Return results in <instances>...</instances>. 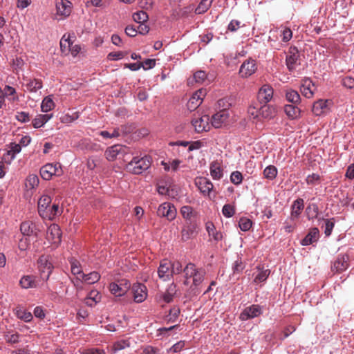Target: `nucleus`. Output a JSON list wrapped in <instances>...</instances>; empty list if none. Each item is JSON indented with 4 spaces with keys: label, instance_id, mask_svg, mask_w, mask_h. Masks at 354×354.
I'll list each match as a JSON object with an SVG mask.
<instances>
[{
    "label": "nucleus",
    "instance_id": "f257e3e1",
    "mask_svg": "<svg viewBox=\"0 0 354 354\" xmlns=\"http://www.w3.org/2000/svg\"><path fill=\"white\" fill-rule=\"evenodd\" d=\"M38 213L44 219L53 220L62 213V208L57 203L51 204V198L42 195L38 201Z\"/></svg>",
    "mask_w": 354,
    "mask_h": 354
},
{
    "label": "nucleus",
    "instance_id": "f03ea898",
    "mask_svg": "<svg viewBox=\"0 0 354 354\" xmlns=\"http://www.w3.org/2000/svg\"><path fill=\"white\" fill-rule=\"evenodd\" d=\"M182 265L179 261H168L164 260L160 262L158 268V277L163 281H168L174 274H178L182 272Z\"/></svg>",
    "mask_w": 354,
    "mask_h": 354
},
{
    "label": "nucleus",
    "instance_id": "7ed1b4c3",
    "mask_svg": "<svg viewBox=\"0 0 354 354\" xmlns=\"http://www.w3.org/2000/svg\"><path fill=\"white\" fill-rule=\"evenodd\" d=\"M151 166V158L149 156L133 157V159L127 165V169L129 171L134 174H140L147 170Z\"/></svg>",
    "mask_w": 354,
    "mask_h": 354
},
{
    "label": "nucleus",
    "instance_id": "20e7f679",
    "mask_svg": "<svg viewBox=\"0 0 354 354\" xmlns=\"http://www.w3.org/2000/svg\"><path fill=\"white\" fill-rule=\"evenodd\" d=\"M186 279L192 278L193 285L198 286L202 283L205 276V270L203 268H198L195 264L189 263L183 270Z\"/></svg>",
    "mask_w": 354,
    "mask_h": 354
},
{
    "label": "nucleus",
    "instance_id": "39448f33",
    "mask_svg": "<svg viewBox=\"0 0 354 354\" xmlns=\"http://www.w3.org/2000/svg\"><path fill=\"white\" fill-rule=\"evenodd\" d=\"M37 264L41 279L44 281H47L53 269L50 257L48 255H41L38 259Z\"/></svg>",
    "mask_w": 354,
    "mask_h": 354
},
{
    "label": "nucleus",
    "instance_id": "423d86ee",
    "mask_svg": "<svg viewBox=\"0 0 354 354\" xmlns=\"http://www.w3.org/2000/svg\"><path fill=\"white\" fill-rule=\"evenodd\" d=\"M20 232L24 236L30 237L33 236L38 239L41 228L38 222L35 220H27L23 221L20 225Z\"/></svg>",
    "mask_w": 354,
    "mask_h": 354
},
{
    "label": "nucleus",
    "instance_id": "0eeeda50",
    "mask_svg": "<svg viewBox=\"0 0 354 354\" xmlns=\"http://www.w3.org/2000/svg\"><path fill=\"white\" fill-rule=\"evenodd\" d=\"M62 174V169L59 163H48L40 169V175L45 180H49L53 176H59Z\"/></svg>",
    "mask_w": 354,
    "mask_h": 354
},
{
    "label": "nucleus",
    "instance_id": "6e6552de",
    "mask_svg": "<svg viewBox=\"0 0 354 354\" xmlns=\"http://www.w3.org/2000/svg\"><path fill=\"white\" fill-rule=\"evenodd\" d=\"M177 211L175 206L169 202L162 203L157 209V215L160 217L166 218L169 221L174 220Z\"/></svg>",
    "mask_w": 354,
    "mask_h": 354
},
{
    "label": "nucleus",
    "instance_id": "1a4fd4ad",
    "mask_svg": "<svg viewBox=\"0 0 354 354\" xmlns=\"http://www.w3.org/2000/svg\"><path fill=\"white\" fill-rule=\"evenodd\" d=\"M131 287V283L127 279H121L113 282L109 286V290L115 297H121L125 295Z\"/></svg>",
    "mask_w": 354,
    "mask_h": 354
},
{
    "label": "nucleus",
    "instance_id": "9d476101",
    "mask_svg": "<svg viewBox=\"0 0 354 354\" xmlns=\"http://www.w3.org/2000/svg\"><path fill=\"white\" fill-rule=\"evenodd\" d=\"M255 108L250 109V113L254 117H257L259 115H261L264 118H272L274 117L277 113V109L274 106L267 104H262L259 110L255 111Z\"/></svg>",
    "mask_w": 354,
    "mask_h": 354
},
{
    "label": "nucleus",
    "instance_id": "9b49d317",
    "mask_svg": "<svg viewBox=\"0 0 354 354\" xmlns=\"http://www.w3.org/2000/svg\"><path fill=\"white\" fill-rule=\"evenodd\" d=\"M206 95V91L201 88L194 92L187 102V109L192 111L196 109L203 102Z\"/></svg>",
    "mask_w": 354,
    "mask_h": 354
},
{
    "label": "nucleus",
    "instance_id": "f8f14e48",
    "mask_svg": "<svg viewBox=\"0 0 354 354\" xmlns=\"http://www.w3.org/2000/svg\"><path fill=\"white\" fill-rule=\"evenodd\" d=\"M62 232L57 224L50 225L46 232V239L49 243L57 245L61 242Z\"/></svg>",
    "mask_w": 354,
    "mask_h": 354
},
{
    "label": "nucleus",
    "instance_id": "ddd939ff",
    "mask_svg": "<svg viewBox=\"0 0 354 354\" xmlns=\"http://www.w3.org/2000/svg\"><path fill=\"white\" fill-rule=\"evenodd\" d=\"M195 185L204 196H209L214 188L212 183L205 177H197Z\"/></svg>",
    "mask_w": 354,
    "mask_h": 354
},
{
    "label": "nucleus",
    "instance_id": "4468645a",
    "mask_svg": "<svg viewBox=\"0 0 354 354\" xmlns=\"http://www.w3.org/2000/svg\"><path fill=\"white\" fill-rule=\"evenodd\" d=\"M299 53L296 47H290L286 56V62L289 71H294L299 63Z\"/></svg>",
    "mask_w": 354,
    "mask_h": 354
},
{
    "label": "nucleus",
    "instance_id": "2eb2a0df",
    "mask_svg": "<svg viewBox=\"0 0 354 354\" xmlns=\"http://www.w3.org/2000/svg\"><path fill=\"white\" fill-rule=\"evenodd\" d=\"M257 69L254 59H249L243 62L239 69V74L242 77L246 78L254 74Z\"/></svg>",
    "mask_w": 354,
    "mask_h": 354
},
{
    "label": "nucleus",
    "instance_id": "dca6fc26",
    "mask_svg": "<svg viewBox=\"0 0 354 354\" xmlns=\"http://www.w3.org/2000/svg\"><path fill=\"white\" fill-rule=\"evenodd\" d=\"M192 124L196 132L207 131L209 129V118L208 115L197 116L192 119Z\"/></svg>",
    "mask_w": 354,
    "mask_h": 354
},
{
    "label": "nucleus",
    "instance_id": "f3484780",
    "mask_svg": "<svg viewBox=\"0 0 354 354\" xmlns=\"http://www.w3.org/2000/svg\"><path fill=\"white\" fill-rule=\"evenodd\" d=\"M262 313L261 308L259 305H251L246 307L240 314V319L246 321L250 319L255 318Z\"/></svg>",
    "mask_w": 354,
    "mask_h": 354
},
{
    "label": "nucleus",
    "instance_id": "a211bd4d",
    "mask_svg": "<svg viewBox=\"0 0 354 354\" xmlns=\"http://www.w3.org/2000/svg\"><path fill=\"white\" fill-rule=\"evenodd\" d=\"M133 300L136 303L144 301L147 297V290L142 283H135L132 286Z\"/></svg>",
    "mask_w": 354,
    "mask_h": 354
},
{
    "label": "nucleus",
    "instance_id": "6ab92c4d",
    "mask_svg": "<svg viewBox=\"0 0 354 354\" xmlns=\"http://www.w3.org/2000/svg\"><path fill=\"white\" fill-rule=\"evenodd\" d=\"M57 15L60 16L62 19L70 15L72 10V3L68 0H57L56 1Z\"/></svg>",
    "mask_w": 354,
    "mask_h": 354
},
{
    "label": "nucleus",
    "instance_id": "aec40b11",
    "mask_svg": "<svg viewBox=\"0 0 354 354\" xmlns=\"http://www.w3.org/2000/svg\"><path fill=\"white\" fill-rule=\"evenodd\" d=\"M273 88L269 84L263 85L259 90L257 97L259 102L262 104L268 103L273 97Z\"/></svg>",
    "mask_w": 354,
    "mask_h": 354
},
{
    "label": "nucleus",
    "instance_id": "412c9836",
    "mask_svg": "<svg viewBox=\"0 0 354 354\" xmlns=\"http://www.w3.org/2000/svg\"><path fill=\"white\" fill-rule=\"evenodd\" d=\"M229 111L227 109H223L214 114L212 117V124L215 128H220L225 124L229 118Z\"/></svg>",
    "mask_w": 354,
    "mask_h": 354
},
{
    "label": "nucleus",
    "instance_id": "4be33fe9",
    "mask_svg": "<svg viewBox=\"0 0 354 354\" xmlns=\"http://www.w3.org/2000/svg\"><path fill=\"white\" fill-rule=\"evenodd\" d=\"M24 86L26 91L32 94H37L38 91L43 87V82L41 79L29 78L26 80Z\"/></svg>",
    "mask_w": 354,
    "mask_h": 354
},
{
    "label": "nucleus",
    "instance_id": "5701e85b",
    "mask_svg": "<svg viewBox=\"0 0 354 354\" xmlns=\"http://www.w3.org/2000/svg\"><path fill=\"white\" fill-rule=\"evenodd\" d=\"M330 104V100H319L314 102L312 111L317 116L323 115L328 111Z\"/></svg>",
    "mask_w": 354,
    "mask_h": 354
},
{
    "label": "nucleus",
    "instance_id": "b1692460",
    "mask_svg": "<svg viewBox=\"0 0 354 354\" xmlns=\"http://www.w3.org/2000/svg\"><path fill=\"white\" fill-rule=\"evenodd\" d=\"M300 90L304 97L311 98L316 91V86L310 79L305 78L302 80Z\"/></svg>",
    "mask_w": 354,
    "mask_h": 354
},
{
    "label": "nucleus",
    "instance_id": "393cba45",
    "mask_svg": "<svg viewBox=\"0 0 354 354\" xmlns=\"http://www.w3.org/2000/svg\"><path fill=\"white\" fill-rule=\"evenodd\" d=\"M348 267V257L346 254H339L331 267L333 271L342 272Z\"/></svg>",
    "mask_w": 354,
    "mask_h": 354
},
{
    "label": "nucleus",
    "instance_id": "a878e982",
    "mask_svg": "<svg viewBox=\"0 0 354 354\" xmlns=\"http://www.w3.org/2000/svg\"><path fill=\"white\" fill-rule=\"evenodd\" d=\"M210 176L214 180H219L223 177V168L222 162L215 160L209 165Z\"/></svg>",
    "mask_w": 354,
    "mask_h": 354
},
{
    "label": "nucleus",
    "instance_id": "bb28decb",
    "mask_svg": "<svg viewBox=\"0 0 354 354\" xmlns=\"http://www.w3.org/2000/svg\"><path fill=\"white\" fill-rule=\"evenodd\" d=\"M71 264V270L72 274L75 277L77 281H73L75 286H78V281H81L82 278L84 275V272L82 269L81 264L80 261L75 259H71L70 260Z\"/></svg>",
    "mask_w": 354,
    "mask_h": 354
},
{
    "label": "nucleus",
    "instance_id": "cd10ccee",
    "mask_svg": "<svg viewBox=\"0 0 354 354\" xmlns=\"http://www.w3.org/2000/svg\"><path fill=\"white\" fill-rule=\"evenodd\" d=\"M124 151V147L123 146L120 145H115L109 147L105 151V156L109 161H113L117 158L118 156L120 153Z\"/></svg>",
    "mask_w": 354,
    "mask_h": 354
},
{
    "label": "nucleus",
    "instance_id": "c85d7f7f",
    "mask_svg": "<svg viewBox=\"0 0 354 354\" xmlns=\"http://www.w3.org/2000/svg\"><path fill=\"white\" fill-rule=\"evenodd\" d=\"M319 237L318 228L313 227L310 230L308 234L301 240V244L304 246L309 245L317 242Z\"/></svg>",
    "mask_w": 354,
    "mask_h": 354
},
{
    "label": "nucleus",
    "instance_id": "c756f323",
    "mask_svg": "<svg viewBox=\"0 0 354 354\" xmlns=\"http://www.w3.org/2000/svg\"><path fill=\"white\" fill-rule=\"evenodd\" d=\"M284 111L290 120H295L300 118L301 110L292 104H287L284 106Z\"/></svg>",
    "mask_w": 354,
    "mask_h": 354
},
{
    "label": "nucleus",
    "instance_id": "7c9ffc66",
    "mask_svg": "<svg viewBox=\"0 0 354 354\" xmlns=\"http://www.w3.org/2000/svg\"><path fill=\"white\" fill-rule=\"evenodd\" d=\"M177 287L174 283L169 284L166 291L162 295V299L166 303L172 301L174 297L176 294Z\"/></svg>",
    "mask_w": 354,
    "mask_h": 354
},
{
    "label": "nucleus",
    "instance_id": "2f4dec72",
    "mask_svg": "<svg viewBox=\"0 0 354 354\" xmlns=\"http://www.w3.org/2000/svg\"><path fill=\"white\" fill-rule=\"evenodd\" d=\"M206 230L209 236L216 241H221L223 237L221 232L216 230L212 223H207L206 224Z\"/></svg>",
    "mask_w": 354,
    "mask_h": 354
},
{
    "label": "nucleus",
    "instance_id": "473e14b6",
    "mask_svg": "<svg viewBox=\"0 0 354 354\" xmlns=\"http://www.w3.org/2000/svg\"><path fill=\"white\" fill-rule=\"evenodd\" d=\"M304 207V202L302 198H298L296 201H295L292 205V212H291V216L294 218H297L301 212V210Z\"/></svg>",
    "mask_w": 354,
    "mask_h": 354
},
{
    "label": "nucleus",
    "instance_id": "72a5a7b5",
    "mask_svg": "<svg viewBox=\"0 0 354 354\" xmlns=\"http://www.w3.org/2000/svg\"><path fill=\"white\" fill-rule=\"evenodd\" d=\"M15 315L17 318L24 320L26 322H29L32 319V313L21 307H17L16 308Z\"/></svg>",
    "mask_w": 354,
    "mask_h": 354
},
{
    "label": "nucleus",
    "instance_id": "f704fd0d",
    "mask_svg": "<svg viewBox=\"0 0 354 354\" xmlns=\"http://www.w3.org/2000/svg\"><path fill=\"white\" fill-rule=\"evenodd\" d=\"M55 106V102L53 100L52 95L46 96L44 98L41 104V109L42 112H48L53 110Z\"/></svg>",
    "mask_w": 354,
    "mask_h": 354
},
{
    "label": "nucleus",
    "instance_id": "c9c22d12",
    "mask_svg": "<svg viewBox=\"0 0 354 354\" xmlns=\"http://www.w3.org/2000/svg\"><path fill=\"white\" fill-rule=\"evenodd\" d=\"M278 174V170L277 167L274 165H268L267 166L263 171V175L265 178L272 180L276 178Z\"/></svg>",
    "mask_w": 354,
    "mask_h": 354
},
{
    "label": "nucleus",
    "instance_id": "e433bc0d",
    "mask_svg": "<svg viewBox=\"0 0 354 354\" xmlns=\"http://www.w3.org/2000/svg\"><path fill=\"white\" fill-rule=\"evenodd\" d=\"M196 226L194 224H187L182 229L181 235L183 240L189 239L195 233Z\"/></svg>",
    "mask_w": 354,
    "mask_h": 354
},
{
    "label": "nucleus",
    "instance_id": "4c0bfd02",
    "mask_svg": "<svg viewBox=\"0 0 354 354\" xmlns=\"http://www.w3.org/2000/svg\"><path fill=\"white\" fill-rule=\"evenodd\" d=\"M131 345L130 339H120L115 342L112 346V351L113 353H116L119 351L129 348Z\"/></svg>",
    "mask_w": 354,
    "mask_h": 354
},
{
    "label": "nucleus",
    "instance_id": "58836bf2",
    "mask_svg": "<svg viewBox=\"0 0 354 354\" xmlns=\"http://www.w3.org/2000/svg\"><path fill=\"white\" fill-rule=\"evenodd\" d=\"M73 38H74V37H71L70 35H68L66 37V35H64L61 39L60 48L64 54L67 55L69 53V49L71 45Z\"/></svg>",
    "mask_w": 354,
    "mask_h": 354
},
{
    "label": "nucleus",
    "instance_id": "ea45409f",
    "mask_svg": "<svg viewBox=\"0 0 354 354\" xmlns=\"http://www.w3.org/2000/svg\"><path fill=\"white\" fill-rule=\"evenodd\" d=\"M19 283L23 288H30L36 286L35 278L30 275H26L21 277Z\"/></svg>",
    "mask_w": 354,
    "mask_h": 354
},
{
    "label": "nucleus",
    "instance_id": "a19ab883",
    "mask_svg": "<svg viewBox=\"0 0 354 354\" xmlns=\"http://www.w3.org/2000/svg\"><path fill=\"white\" fill-rule=\"evenodd\" d=\"M39 183L38 176L36 174H29L26 179L25 185L28 189L36 188Z\"/></svg>",
    "mask_w": 354,
    "mask_h": 354
},
{
    "label": "nucleus",
    "instance_id": "79ce46f5",
    "mask_svg": "<svg viewBox=\"0 0 354 354\" xmlns=\"http://www.w3.org/2000/svg\"><path fill=\"white\" fill-rule=\"evenodd\" d=\"M101 299V295L97 290L90 292L88 296L86 298V304L89 306H93Z\"/></svg>",
    "mask_w": 354,
    "mask_h": 354
},
{
    "label": "nucleus",
    "instance_id": "37998d69",
    "mask_svg": "<svg viewBox=\"0 0 354 354\" xmlns=\"http://www.w3.org/2000/svg\"><path fill=\"white\" fill-rule=\"evenodd\" d=\"M213 0H201L198 6L195 8V13L201 15L205 13L211 7Z\"/></svg>",
    "mask_w": 354,
    "mask_h": 354
},
{
    "label": "nucleus",
    "instance_id": "c03bdc74",
    "mask_svg": "<svg viewBox=\"0 0 354 354\" xmlns=\"http://www.w3.org/2000/svg\"><path fill=\"white\" fill-rule=\"evenodd\" d=\"M286 100L292 102L293 104H297L300 102V95L297 93V91L292 89V88H288L286 91Z\"/></svg>",
    "mask_w": 354,
    "mask_h": 354
},
{
    "label": "nucleus",
    "instance_id": "a18cd8bd",
    "mask_svg": "<svg viewBox=\"0 0 354 354\" xmlns=\"http://www.w3.org/2000/svg\"><path fill=\"white\" fill-rule=\"evenodd\" d=\"M270 274V271L268 269H260L258 268V272L256 274L254 282L255 283H260L264 282Z\"/></svg>",
    "mask_w": 354,
    "mask_h": 354
},
{
    "label": "nucleus",
    "instance_id": "49530a36",
    "mask_svg": "<svg viewBox=\"0 0 354 354\" xmlns=\"http://www.w3.org/2000/svg\"><path fill=\"white\" fill-rule=\"evenodd\" d=\"M100 275L97 272H91L87 274H84L80 281H84L88 284H93L99 281Z\"/></svg>",
    "mask_w": 354,
    "mask_h": 354
},
{
    "label": "nucleus",
    "instance_id": "de8ad7c7",
    "mask_svg": "<svg viewBox=\"0 0 354 354\" xmlns=\"http://www.w3.org/2000/svg\"><path fill=\"white\" fill-rule=\"evenodd\" d=\"M181 161L179 160H173L171 162H166L165 161L161 162V165L164 167V169L166 171H176L178 169L179 165Z\"/></svg>",
    "mask_w": 354,
    "mask_h": 354
},
{
    "label": "nucleus",
    "instance_id": "09e8293b",
    "mask_svg": "<svg viewBox=\"0 0 354 354\" xmlns=\"http://www.w3.org/2000/svg\"><path fill=\"white\" fill-rule=\"evenodd\" d=\"M306 213L309 219L316 218L319 213L318 205L315 203L310 204L306 208Z\"/></svg>",
    "mask_w": 354,
    "mask_h": 354
},
{
    "label": "nucleus",
    "instance_id": "8fccbe9b",
    "mask_svg": "<svg viewBox=\"0 0 354 354\" xmlns=\"http://www.w3.org/2000/svg\"><path fill=\"white\" fill-rule=\"evenodd\" d=\"M193 80L196 83L203 84L207 81V75L204 71H198L194 74Z\"/></svg>",
    "mask_w": 354,
    "mask_h": 354
},
{
    "label": "nucleus",
    "instance_id": "3c124183",
    "mask_svg": "<svg viewBox=\"0 0 354 354\" xmlns=\"http://www.w3.org/2000/svg\"><path fill=\"white\" fill-rule=\"evenodd\" d=\"M222 214L226 218H231L235 214L234 205L225 204L222 208Z\"/></svg>",
    "mask_w": 354,
    "mask_h": 354
},
{
    "label": "nucleus",
    "instance_id": "603ef678",
    "mask_svg": "<svg viewBox=\"0 0 354 354\" xmlns=\"http://www.w3.org/2000/svg\"><path fill=\"white\" fill-rule=\"evenodd\" d=\"M133 19L138 24H143L147 21L148 15L145 11H139L133 15Z\"/></svg>",
    "mask_w": 354,
    "mask_h": 354
},
{
    "label": "nucleus",
    "instance_id": "864d4df0",
    "mask_svg": "<svg viewBox=\"0 0 354 354\" xmlns=\"http://www.w3.org/2000/svg\"><path fill=\"white\" fill-rule=\"evenodd\" d=\"M325 229L324 234L326 236H329L335 226V220L333 218L329 219H324Z\"/></svg>",
    "mask_w": 354,
    "mask_h": 354
},
{
    "label": "nucleus",
    "instance_id": "5fc2aeb1",
    "mask_svg": "<svg viewBox=\"0 0 354 354\" xmlns=\"http://www.w3.org/2000/svg\"><path fill=\"white\" fill-rule=\"evenodd\" d=\"M230 181L235 185H240L243 181V175L239 171L232 172L230 175Z\"/></svg>",
    "mask_w": 354,
    "mask_h": 354
},
{
    "label": "nucleus",
    "instance_id": "6e6d98bb",
    "mask_svg": "<svg viewBox=\"0 0 354 354\" xmlns=\"http://www.w3.org/2000/svg\"><path fill=\"white\" fill-rule=\"evenodd\" d=\"M180 214L186 220H189L193 215V208L188 205L183 206L180 208Z\"/></svg>",
    "mask_w": 354,
    "mask_h": 354
},
{
    "label": "nucleus",
    "instance_id": "4d7b16f0",
    "mask_svg": "<svg viewBox=\"0 0 354 354\" xmlns=\"http://www.w3.org/2000/svg\"><path fill=\"white\" fill-rule=\"evenodd\" d=\"M239 225L242 231L246 232L252 227V221L247 218H241L239 221Z\"/></svg>",
    "mask_w": 354,
    "mask_h": 354
},
{
    "label": "nucleus",
    "instance_id": "13d9d810",
    "mask_svg": "<svg viewBox=\"0 0 354 354\" xmlns=\"http://www.w3.org/2000/svg\"><path fill=\"white\" fill-rule=\"evenodd\" d=\"M320 178V176L319 174L313 173L306 177V182L308 185H315L319 183Z\"/></svg>",
    "mask_w": 354,
    "mask_h": 354
},
{
    "label": "nucleus",
    "instance_id": "bf43d9fd",
    "mask_svg": "<svg viewBox=\"0 0 354 354\" xmlns=\"http://www.w3.org/2000/svg\"><path fill=\"white\" fill-rule=\"evenodd\" d=\"M30 242L29 237L24 236L19 240L18 243V248L21 251L27 250L30 248Z\"/></svg>",
    "mask_w": 354,
    "mask_h": 354
},
{
    "label": "nucleus",
    "instance_id": "052dcab7",
    "mask_svg": "<svg viewBox=\"0 0 354 354\" xmlns=\"http://www.w3.org/2000/svg\"><path fill=\"white\" fill-rule=\"evenodd\" d=\"M79 118L77 112L73 113L72 115L66 113L61 118V122L63 123H71Z\"/></svg>",
    "mask_w": 354,
    "mask_h": 354
},
{
    "label": "nucleus",
    "instance_id": "680f3d73",
    "mask_svg": "<svg viewBox=\"0 0 354 354\" xmlns=\"http://www.w3.org/2000/svg\"><path fill=\"white\" fill-rule=\"evenodd\" d=\"M180 314V309L178 307H174L170 309L167 315V321L174 322Z\"/></svg>",
    "mask_w": 354,
    "mask_h": 354
},
{
    "label": "nucleus",
    "instance_id": "e2e57ef3",
    "mask_svg": "<svg viewBox=\"0 0 354 354\" xmlns=\"http://www.w3.org/2000/svg\"><path fill=\"white\" fill-rule=\"evenodd\" d=\"M24 64L25 62L22 58L16 57L12 61V67L16 71V72L18 73L19 71H21L23 69Z\"/></svg>",
    "mask_w": 354,
    "mask_h": 354
},
{
    "label": "nucleus",
    "instance_id": "0e129e2a",
    "mask_svg": "<svg viewBox=\"0 0 354 354\" xmlns=\"http://www.w3.org/2000/svg\"><path fill=\"white\" fill-rule=\"evenodd\" d=\"M124 57V53L122 51L111 52L107 55V59L111 61H118Z\"/></svg>",
    "mask_w": 354,
    "mask_h": 354
},
{
    "label": "nucleus",
    "instance_id": "69168bd1",
    "mask_svg": "<svg viewBox=\"0 0 354 354\" xmlns=\"http://www.w3.org/2000/svg\"><path fill=\"white\" fill-rule=\"evenodd\" d=\"M5 339L6 342L15 344L19 342V335L17 333H11L8 332L6 334Z\"/></svg>",
    "mask_w": 354,
    "mask_h": 354
},
{
    "label": "nucleus",
    "instance_id": "338daca9",
    "mask_svg": "<svg viewBox=\"0 0 354 354\" xmlns=\"http://www.w3.org/2000/svg\"><path fill=\"white\" fill-rule=\"evenodd\" d=\"M342 85L349 89L354 88V78L350 76L345 77L342 79Z\"/></svg>",
    "mask_w": 354,
    "mask_h": 354
},
{
    "label": "nucleus",
    "instance_id": "774afa93",
    "mask_svg": "<svg viewBox=\"0 0 354 354\" xmlns=\"http://www.w3.org/2000/svg\"><path fill=\"white\" fill-rule=\"evenodd\" d=\"M82 354H106L105 351L96 348H86L81 351Z\"/></svg>",
    "mask_w": 354,
    "mask_h": 354
}]
</instances>
